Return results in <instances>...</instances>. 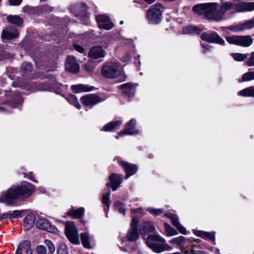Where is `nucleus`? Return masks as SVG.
<instances>
[{"instance_id":"obj_11","label":"nucleus","mask_w":254,"mask_h":254,"mask_svg":"<svg viewBox=\"0 0 254 254\" xmlns=\"http://www.w3.org/2000/svg\"><path fill=\"white\" fill-rule=\"evenodd\" d=\"M136 121L134 119H131L126 124L125 129L120 132L116 138L119 139V136L124 135H132L138 133V131L135 129Z\"/></svg>"},{"instance_id":"obj_15","label":"nucleus","mask_w":254,"mask_h":254,"mask_svg":"<svg viewBox=\"0 0 254 254\" xmlns=\"http://www.w3.org/2000/svg\"><path fill=\"white\" fill-rule=\"evenodd\" d=\"M119 165L122 167L126 173L125 179H128L130 176L134 175L137 170V166L124 161H119Z\"/></svg>"},{"instance_id":"obj_60","label":"nucleus","mask_w":254,"mask_h":254,"mask_svg":"<svg viewBox=\"0 0 254 254\" xmlns=\"http://www.w3.org/2000/svg\"><path fill=\"white\" fill-rule=\"evenodd\" d=\"M199 241V240L198 239L197 241H196V242H198Z\"/></svg>"},{"instance_id":"obj_49","label":"nucleus","mask_w":254,"mask_h":254,"mask_svg":"<svg viewBox=\"0 0 254 254\" xmlns=\"http://www.w3.org/2000/svg\"><path fill=\"white\" fill-rule=\"evenodd\" d=\"M131 55L129 53H126L124 57L121 59V60L123 62H127L131 59Z\"/></svg>"},{"instance_id":"obj_58","label":"nucleus","mask_w":254,"mask_h":254,"mask_svg":"<svg viewBox=\"0 0 254 254\" xmlns=\"http://www.w3.org/2000/svg\"><path fill=\"white\" fill-rule=\"evenodd\" d=\"M219 250H218V249H216V250H215V253H219Z\"/></svg>"},{"instance_id":"obj_37","label":"nucleus","mask_w":254,"mask_h":254,"mask_svg":"<svg viewBox=\"0 0 254 254\" xmlns=\"http://www.w3.org/2000/svg\"><path fill=\"white\" fill-rule=\"evenodd\" d=\"M114 206L115 209L117 210L120 213L125 215L126 213V208L125 204L120 201H116L114 203Z\"/></svg>"},{"instance_id":"obj_52","label":"nucleus","mask_w":254,"mask_h":254,"mask_svg":"<svg viewBox=\"0 0 254 254\" xmlns=\"http://www.w3.org/2000/svg\"><path fill=\"white\" fill-rule=\"evenodd\" d=\"M22 1V0H9V2L12 5H18Z\"/></svg>"},{"instance_id":"obj_27","label":"nucleus","mask_w":254,"mask_h":254,"mask_svg":"<svg viewBox=\"0 0 254 254\" xmlns=\"http://www.w3.org/2000/svg\"><path fill=\"white\" fill-rule=\"evenodd\" d=\"M110 191L108 190V192L103 193L102 196V202L105 205L104 211L106 214V216H107V213L110 206Z\"/></svg>"},{"instance_id":"obj_19","label":"nucleus","mask_w":254,"mask_h":254,"mask_svg":"<svg viewBox=\"0 0 254 254\" xmlns=\"http://www.w3.org/2000/svg\"><path fill=\"white\" fill-rule=\"evenodd\" d=\"M135 85L130 83L123 84L120 86L122 92L128 98L132 97L135 92Z\"/></svg>"},{"instance_id":"obj_2","label":"nucleus","mask_w":254,"mask_h":254,"mask_svg":"<svg viewBox=\"0 0 254 254\" xmlns=\"http://www.w3.org/2000/svg\"><path fill=\"white\" fill-rule=\"evenodd\" d=\"M34 186L27 182H23L21 185L16 188H11L3 191L0 195V202L7 205L15 203L17 198H24L29 197L34 192Z\"/></svg>"},{"instance_id":"obj_24","label":"nucleus","mask_w":254,"mask_h":254,"mask_svg":"<svg viewBox=\"0 0 254 254\" xmlns=\"http://www.w3.org/2000/svg\"><path fill=\"white\" fill-rule=\"evenodd\" d=\"M194 234L198 237L212 241L213 242V244H215V234L214 232L210 233L202 231H196L194 232Z\"/></svg>"},{"instance_id":"obj_35","label":"nucleus","mask_w":254,"mask_h":254,"mask_svg":"<svg viewBox=\"0 0 254 254\" xmlns=\"http://www.w3.org/2000/svg\"><path fill=\"white\" fill-rule=\"evenodd\" d=\"M186 238L183 236L174 238L169 241V243L178 246H182L185 242Z\"/></svg>"},{"instance_id":"obj_42","label":"nucleus","mask_w":254,"mask_h":254,"mask_svg":"<svg viewBox=\"0 0 254 254\" xmlns=\"http://www.w3.org/2000/svg\"><path fill=\"white\" fill-rule=\"evenodd\" d=\"M21 68L24 71V75H25L27 73L31 71V64L28 63H25L22 64Z\"/></svg>"},{"instance_id":"obj_39","label":"nucleus","mask_w":254,"mask_h":254,"mask_svg":"<svg viewBox=\"0 0 254 254\" xmlns=\"http://www.w3.org/2000/svg\"><path fill=\"white\" fill-rule=\"evenodd\" d=\"M254 80V71L248 72L242 76V81H249Z\"/></svg>"},{"instance_id":"obj_38","label":"nucleus","mask_w":254,"mask_h":254,"mask_svg":"<svg viewBox=\"0 0 254 254\" xmlns=\"http://www.w3.org/2000/svg\"><path fill=\"white\" fill-rule=\"evenodd\" d=\"M232 57L234 60L238 62H242L245 60H247L248 54L242 53H234L231 54Z\"/></svg>"},{"instance_id":"obj_5","label":"nucleus","mask_w":254,"mask_h":254,"mask_svg":"<svg viewBox=\"0 0 254 254\" xmlns=\"http://www.w3.org/2000/svg\"><path fill=\"white\" fill-rule=\"evenodd\" d=\"M164 7L162 4L157 3L151 6L147 11L146 16L150 22L158 23L162 18V12Z\"/></svg>"},{"instance_id":"obj_1","label":"nucleus","mask_w":254,"mask_h":254,"mask_svg":"<svg viewBox=\"0 0 254 254\" xmlns=\"http://www.w3.org/2000/svg\"><path fill=\"white\" fill-rule=\"evenodd\" d=\"M233 7L232 2L223 1L220 4L216 2L197 4L193 6L192 10L195 13L208 20L218 22L225 20L226 12Z\"/></svg>"},{"instance_id":"obj_36","label":"nucleus","mask_w":254,"mask_h":254,"mask_svg":"<svg viewBox=\"0 0 254 254\" xmlns=\"http://www.w3.org/2000/svg\"><path fill=\"white\" fill-rule=\"evenodd\" d=\"M67 100L71 105L75 106L78 109H79L81 107L80 104L79 103L76 97L73 95H69L67 97Z\"/></svg>"},{"instance_id":"obj_17","label":"nucleus","mask_w":254,"mask_h":254,"mask_svg":"<svg viewBox=\"0 0 254 254\" xmlns=\"http://www.w3.org/2000/svg\"><path fill=\"white\" fill-rule=\"evenodd\" d=\"M36 227L41 230H44L51 233H55L57 229L52 225L50 222L46 219H40L36 223Z\"/></svg>"},{"instance_id":"obj_34","label":"nucleus","mask_w":254,"mask_h":254,"mask_svg":"<svg viewBox=\"0 0 254 254\" xmlns=\"http://www.w3.org/2000/svg\"><path fill=\"white\" fill-rule=\"evenodd\" d=\"M155 230V224L154 222L147 221L144 222V232H154Z\"/></svg>"},{"instance_id":"obj_47","label":"nucleus","mask_w":254,"mask_h":254,"mask_svg":"<svg viewBox=\"0 0 254 254\" xmlns=\"http://www.w3.org/2000/svg\"><path fill=\"white\" fill-rule=\"evenodd\" d=\"M7 218L11 219V211L4 213L0 216V221Z\"/></svg>"},{"instance_id":"obj_33","label":"nucleus","mask_w":254,"mask_h":254,"mask_svg":"<svg viewBox=\"0 0 254 254\" xmlns=\"http://www.w3.org/2000/svg\"><path fill=\"white\" fill-rule=\"evenodd\" d=\"M164 228L166 235L167 237H171L178 234L177 231L173 228L169 224L167 223H164Z\"/></svg>"},{"instance_id":"obj_46","label":"nucleus","mask_w":254,"mask_h":254,"mask_svg":"<svg viewBox=\"0 0 254 254\" xmlns=\"http://www.w3.org/2000/svg\"><path fill=\"white\" fill-rule=\"evenodd\" d=\"M36 251L39 254H45L47 253V249L46 247L40 245L37 247Z\"/></svg>"},{"instance_id":"obj_22","label":"nucleus","mask_w":254,"mask_h":254,"mask_svg":"<svg viewBox=\"0 0 254 254\" xmlns=\"http://www.w3.org/2000/svg\"><path fill=\"white\" fill-rule=\"evenodd\" d=\"M22 252L26 254H32L30 241L26 240L21 242L17 247L15 254H22Z\"/></svg>"},{"instance_id":"obj_8","label":"nucleus","mask_w":254,"mask_h":254,"mask_svg":"<svg viewBox=\"0 0 254 254\" xmlns=\"http://www.w3.org/2000/svg\"><path fill=\"white\" fill-rule=\"evenodd\" d=\"M138 219L136 216H132L130 228L128 230L127 238L129 241H135L139 237L138 231Z\"/></svg>"},{"instance_id":"obj_20","label":"nucleus","mask_w":254,"mask_h":254,"mask_svg":"<svg viewBox=\"0 0 254 254\" xmlns=\"http://www.w3.org/2000/svg\"><path fill=\"white\" fill-rule=\"evenodd\" d=\"M235 9L238 12L251 11L254 10V2H241L235 5Z\"/></svg>"},{"instance_id":"obj_54","label":"nucleus","mask_w":254,"mask_h":254,"mask_svg":"<svg viewBox=\"0 0 254 254\" xmlns=\"http://www.w3.org/2000/svg\"><path fill=\"white\" fill-rule=\"evenodd\" d=\"M144 1L147 2L149 4H151L155 2L156 0H144Z\"/></svg>"},{"instance_id":"obj_28","label":"nucleus","mask_w":254,"mask_h":254,"mask_svg":"<svg viewBox=\"0 0 254 254\" xmlns=\"http://www.w3.org/2000/svg\"><path fill=\"white\" fill-rule=\"evenodd\" d=\"M84 208L83 207H80L78 209L72 208L67 212V215L71 216L74 218H80L84 215Z\"/></svg>"},{"instance_id":"obj_43","label":"nucleus","mask_w":254,"mask_h":254,"mask_svg":"<svg viewBox=\"0 0 254 254\" xmlns=\"http://www.w3.org/2000/svg\"><path fill=\"white\" fill-rule=\"evenodd\" d=\"M45 243L46 245V246L48 247L50 253L53 254V253L55 252V246L51 241L46 240L45 241Z\"/></svg>"},{"instance_id":"obj_13","label":"nucleus","mask_w":254,"mask_h":254,"mask_svg":"<svg viewBox=\"0 0 254 254\" xmlns=\"http://www.w3.org/2000/svg\"><path fill=\"white\" fill-rule=\"evenodd\" d=\"M201 38L202 40L209 43H216L220 45H223L225 43L224 40L215 32L211 33H203L201 35Z\"/></svg>"},{"instance_id":"obj_25","label":"nucleus","mask_w":254,"mask_h":254,"mask_svg":"<svg viewBox=\"0 0 254 254\" xmlns=\"http://www.w3.org/2000/svg\"><path fill=\"white\" fill-rule=\"evenodd\" d=\"M93 86H89L87 85L79 84L76 85H72L71 89L72 91L75 93H78L81 92H88L92 90Z\"/></svg>"},{"instance_id":"obj_12","label":"nucleus","mask_w":254,"mask_h":254,"mask_svg":"<svg viewBox=\"0 0 254 254\" xmlns=\"http://www.w3.org/2000/svg\"><path fill=\"white\" fill-rule=\"evenodd\" d=\"M109 179V182L107 184V187H111L113 191L116 190L123 181L122 176L118 174H112Z\"/></svg>"},{"instance_id":"obj_30","label":"nucleus","mask_w":254,"mask_h":254,"mask_svg":"<svg viewBox=\"0 0 254 254\" xmlns=\"http://www.w3.org/2000/svg\"><path fill=\"white\" fill-rule=\"evenodd\" d=\"M35 221V216L32 214H28L24 219V223L27 229H30L34 224Z\"/></svg>"},{"instance_id":"obj_48","label":"nucleus","mask_w":254,"mask_h":254,"mask_svg":"<svg viewBox=\"0 0 254 254\" xmlns=\"http://www.w3.org/2000/svg\"><path fill=\"white\" fill-rule=\"evenodd\" d=\"M73 46L74 49L77 52H78L80 53H84V49L81 46H80L78 44H74L73 45Z\"/></svg>"},{"instance_id":"obj_53","label":"nucleus","mask_w":254,"mask_h":254,"mask_svg":"<svg viewBox=\"0 0 254 254\" xmlns=\"http://www.w3.org/2000/svg\"><path fill=\"white\" fill-rule=\"evenodd\" d=\"M201 47L203 48V53L205 54L207 51H208L210 49V46L208 45H204L202 44Z\"/></svg>"},{"instance_id":"obj_57","label":"nucleus","mask_w":254,"mask_h":254,"mask_svg":"<svg viewBox=\"0 0 254 254\" xmlns=\"http://www.w3.org/2000/svg\"><path fill=\"white\" fill-rule=\"evenodd\" d=\"M139 211H141V209H136L134 210H133V212L135 213H137L139 212Z\"/></svg>"},{"instance_id":"obj_18","label":"nucleus","mask_w":254,"mask_h":254,"mask_svg":"<svg viewBox=\"0 0 254 254\" xmlns=\"http://www.w3.org/2000/svg\"><path fill=\"white\" fill-rule=\"evenodd\" d=\"M65 69L66 70L72 73H77L79 70V66L76 63V59L71 56H68L65 63Z\"/></svg>"},{"instance_id":"obj_23","label":"nucleus","mask_w":254,"mask_h":254,"mask_svg":"<svg viewBox=\"0 0 254 254\" xmlns=\"http://www.w3.org/2000/svg\"><path fill=\"white\" fill-rule=\"evenodd\" d=\"M89 57L93 59L104 58V51L100 46H95L92 48L89 52Z\"/></svg>"},{"instance_id":"obj_45","label":"nucleus","mask_w":254,"mask_h":254,"mask_svg":"<svg viewBox=\"0 0 254 254\" xmlns=\"http://www.w3.org/2000/svg\"><path fill=\"white\" fill-rule=\"evenodd\" d=\"M22 210H14L12 212H11V219L17 218L22 217Z\"/></svg>"},{"instance_id":"obj_7","label":"nucleus","mask_w":254,"mask_h":254,"mask_svg":"<svg viewBox=\"0 0 254 254\" xmlns=\"http://www.w3.org/2000/svg\"><path fill=\"white\" fill-rule=\"evenodd\" d=\"M226 41L231 44H234L242 47H249L253 43V39L250 35H233L226 37Z\"/></svg>"},{"instance_id":"obj_32","label":"nucleus","mask_w":254,"mask_h":254,"mask_svg":"<svg viewBox=\"0 0 254 254\" xmlns=\"http://www.w3.org/2000/svg\"><path fill=\"white\" fill-rule=\"evenodd\" d=\"M7 21L12 24L20 26L22 23V19L17 15H8L7 16Z\"/></svg>"},{"instance_id":"obj_6","label":"nucleus","mask_w":254,"mask_h":254,"mask_svg":"<svg viewBox=\"0 0 254 254\" xmlns=\"http://www.w3.org/2000/svg\"><path fill=\"white\" fill-rule=\"evenodd\" d=\"M65 234L68 240L74 245H79L80 240L78 231L73 222H67L65 223Z\"/></svg>"},{"instance_id":"obj_50","label":"nucleus","mask_w":254,"mask_h":254,"mask_svg":"<svg viewBox=\"0 0 254 254\" xmlns=\"http://www.w3.org/2000/svg\"><path fill=\"white\" fill-rule=\"evenodd\" d=\"M23 175H24V178H27L30 180L32 181L33 182H37V181L35 180L34 177H33L32 172H30V173H29L28 174L27 173H24Z\"/></svg>"},{"instance_id":"obj_4","label":"nucleus","mask_w":254,"mask_h":254,"mask_svg":"<svg viewBox=\"0 0 254 254\" xmlns=\"http://www.w3.org/2000/svg\"><path fill=\"white\" fill-rule=\"evenodd\" d=\"M146 245L153 251L160 253L165 250H172L165 240L159 235H150L145 241Z\"/></svg>"},{"instance_id":"obj_3","label":"nucleus","mask_w":254,"mask_h":254,"mask_svg":"<svg viewBox=\"0 0 254 254\" xmlns=\"http://www.w3.org/2000/svg\"><path fill=\"white\" fill-rule=\"evenodd\" d=\"M101 74L103 76L108 78H115L120 77L122 81H124L126 78L121 64L115 62L106 63L102 68Z\"/></svg>"},{"instance_id":"obj_40","label":"nucleus","mask_w":254,"mask_h":254,"mask_svg":"<svg viewBox=\"0 0 254 254\" xmlns=\"http://www.w3.org/2000/svg\"><path fill=\"white\" fill-rule=\"evenodd\" d=\"M246 64L248 66H254V52L248 54V58L246 61Z\"/></svg>"},{"instance_id":"obj_16","label":"nucleus","mask_w":254,"mask_h":254,"mask_svg":"<svg viewBox=\"0 0 254 254\" xmlns=\"http://www.w3.org/2000/svg\"><path fill=\"white\" fill-rule=\"evenodd\" d=\"M165 215L171 220L172 224L176 228L180 233L184 235H187L188 234L186 228L179 223L178 217L177 215L171 213H166Z\"/></svg>"},{"instance_id":"obj_21","label":"nucleus","mask_w":254,"mask_h":254,"mask_svg":"<svg viewBox=\"0 0 254 254\" xmlns=\"http://www.w3.org/2000/svg\"><path fill=\"white\" fill-rule=\"evenodd\" d=\"M18 33L14 27L6 28L2 31L1 37L3 39H12L18 37Z\"/></svg>"},{"instance_id":"obj_31","label":"nucleus","mask_w":254,"mask_h":254,"mask_svg":"<svg viewBox=\"0 0 254 254\" xmlns=\"http://www.w3.org/2000/svg\"><path fill=\"white\" fill-rule=\"evenodd\" d=\"M239 94L244 97H254V86L247 87L239 91Z\"/></svg>"},{"instance_id":"obj_55","label":"nucleus","mask_w":254,"mask_h":254,"mask_svg":"<svg viewBox=\"0 0 254 254\" xmlns=\"http://www.w3.org/2000/svg\"><path fill=\"white\" fill-rule=\"evenodd\" d=\"M200 251H191L190 254H200Z\"/></svg>"},{"instance_id":"obj_44","label":"nucleus","mask_w":254,"mask_h":254,"mask_svg":"<svg viewBox=\"0 0 254 254\" xmlns=\"http://www.w3.org/2000/svg\"><path fill=\"white\" fill-rule=\"evenodd\" d=\"M148 211L150 213L154 216L159 215L164 212V210L162 209H155L153 208H149Z\"/></svg>"},{"instance_id":"obj_51","label":"nucleus","mask_w":254,"mask_h":254,"mask_svg":"<svg viewBox=\"0 0 254 254\" xmlns=\"http://www.w3.org/2000/svg\"><path fill=\"white\" fill-rule=\"evenodd\" d=\"M195 30L194 28L191 26H189L186 28L185 29L184 33H192L193 32H194Z\"/></svg>"},{"instance_id":"obj_59","label":"nucleus","mask_w":254,"mask_h":254,"mask_svg":"<svg viewBox=\"0 0 254 254\" xmlns=\"http://www.w3.org/2000/svg\"><path fill=\"white\" fill-rule=\"evenodd\" d=\"M120 23H121V24H122L123 23V21H121V22H120Z\"/></svg>"},{"instance_id":"obj_26","label":"nucleus","mask_w":254,"mask_h":254,"mask_svg":"<svg viewBox=\"0 0 254 254\" xmlns=\"http://www.w3.org/2000/svg\"><path fill=\"white\" fill-rule=\"evenodd\" d=\"M122 124V122L120 120L111 122L105 125L103 130L106 131H112L118 129Z\"/></svg>"},{"instance_id":"obj_14","label":"nucleus","mask_w":254,"mask_h":254,"mask_svg":"<svg viewBox=\"0 0 254 254\" xmlns=\"http://www.w3.org/2000/svg\"><path fill=\"white\" fill-rule=\"evenodd\" d=\"M96 19L100 28L108 30L113 27V24L110 21L108 16L106 15H98L96 16Z\"/></svg>"},{"instance_id":"obj_9","label":"nucleus","mask_w":254,"mask_h":254,"mask_svg":"<svg viewBox=\"0 0 254 254\" xmlns=\"http://www.w3.org/2000/svg\"><path fill=\"white\" fill-rule=\"evenodd\" d=\"M253 27H254V19H251L229 26L227 29L234 32L237 33L252 29Z\"/></svg>"},{"instance_id":"obj_56","label":"nucleus","mask_w":254,"mask_h":254,"mask_svg":"<svg viewBox=\"0 0 254 254\" xmlns=\"http://www.w3.org/2000/svg\"><path fill=\"white\" fill-rule=\"evenodd\" d=\"M134 63L135 64H139V66H140V62L139 61V60L138 59H135Z\"/></svg>"},{"instance_id":"obj_29","label":"nucleus","mask_w":254,"mask_h":254,"mask_svg":"<svg viewBox=\"0 0 254 254\" xmlns=\"http://www.w3.org/2000/svg\"><path fill=\"white\" fill-rule=\"evenodd\" d=\"M80 238L83 247L87 249H90L91 248L90 244L91 238L89 237L88 233L85 232L81 233Z\"/></svg>"},{"instance_id":"obj_10","label":"nucleus","mask_w":254,"mask_h":254,"mask_svg":"<svg viewBox=\"0 0 254 254\" xmlns=\"http://www.w3.org/2000/svg\"><path fill=\"white\" fill-rule=\"evenodd\" d=\"M104 100L96 94H88L80 98L81 103L86 106H93Z\"/></svg>"},{"instance_id":"obj_41","label":"nucleus","mask_w":254,"mask_h":254,"mask_svg":"<svg viewBox=\"0 0 254 254\" xmlns=\"http://www.w3.org/2000/svg\"><path fill=\"white\" fill-rule=\"evenodd\" d=\"M58 254H68V248L66 245L62 244L58 249Z\"/></svg>"}]
</instances>
